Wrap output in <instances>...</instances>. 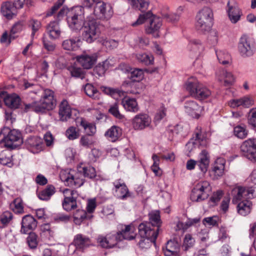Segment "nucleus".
<instances>
[{
	"label": "nucleus",
	"mask_w": 256,
	"mask_h": 256,
	"mask_svg": "<svg viewBox=\"0 0 256 256\" xmlns=\"http://www.w3.org/2000/svg\"><path fill=\"white\" fill-rule=\"evenodd\" d=\"M66 14V22L69 28L72 31L79 32L84 24V8L81 6L73 7L70 9L61 10L58 16L62 17Z\"/></svg>",
	"instance_id": "obj_1"
},
{
	"label": "nucleus",
	"mask_w": 256,
	"mask_h": 256,
	"mask_svg": "<svg viewBox=\"0 0 256 256\" xmlns=\"http://www.w3.org/2000/svg\"><path fill=\"white\" fill-rule=\"evenodd\" d=\"M150 19V25L146 28V32L148 34H152L155 38L159 36L158 32L162 26V20L158 17L153 16L150 12H148L140 14L136 21L131 24L133 27L138 26L148 20Z\"/></svg>",
	"instance_id": "obj_2"
},
{
	"label": "nucleus",
	"mask_w": 256,
	"mask_h": 256,
	"mask_svg": "<svg viewBox=\"0 0 256 256\" xmlns=\"http://www.w3.org/2000/svg\"><path fill=\"white\" fill-rule=\"evenodd\" d=\"M32 92L41 96L39 101H36L37 105L35 106V109L36 112H44L46 110H50L54 108L56 102L54 99V92L52 90L49 89L43 90L40 88Z\"/></svg>",
	"instance_id": "obj_3"
},
{
	"label": "nucleus",
	"mask_w": 256,
	"mask_h": 256,
	"mask_svg": "<svg viewBox=\"0 0 256 256\" xmlns=\"http://www.w3.org/2000/svg\"><path fill=\"white\" fill-rule=\"evenodd\" d=\"M214 18L212 10L208 6H204L198 12L196 20V28L202 32H208L211 28Z\"/></svg>",
	"instance_id": "obj_4"
},
{
	"label": "nucleus",
	"mask_w": 256,
	"mask_h": 256,
	"mask_svg": "<svg viewBox=\"0 0 256 256\" xmlns=\"http://www.w3.org/2000/svg\"><path fill=\"white\" fill-rule=\"evenodd\" d=\"M185 88L191 96L199 100L206 98L211 94L210 90L194 77L186 81Z\"/></svg>",
	"instance_id": "obj_5"
},
{
	"label": "nucleus",
	"mask_w": 256,
	"mask_h": 256,
	"mask_svg": "<svg viewBox=\"0 0 256 256\" xmlns=\"http://www.w3.org/2000/svg\"><path fill=\"white\" fill-rule=\"evenodd\" d=\"M60 177L64 184L70 187L79 188L84 182L80 167H78V172L68 169L62 170L60 172Z\"/></svg>",
	"instance_id": "obj_6"
},
{
	"label": "nucleus",
	"mask_w": 256,
	"mask_h": 256,
	"mask_svg": "<svg viewBox=\"0 0 256 256\" xmlns=\"http://www.w3.org/2000/svg\"><path fill=\"white\" fill-rule=\"evenodd\" d=\"M210 183L208 180H200L196 184L190 196V200L194 202H202L206 200L211 192Z\"/></svg>",
	"instance_id": "obj_7"
},
{
	"label": "nucleus",
	"mask_w": 256,
	"mask_h": 256,
	"mask_svg": "<svg viewBox=\"0 0 256 256\" xmlns=\"http://www.w3.org/2000/svg\"><path fill=\"white\" fill-rule=\"evenodd\" d=\"M100 33L98 24L96 18L90 16L83 26L82 38L88 43H92L98 36Z\"/></svg>",
	"instance_id": "obj_8"
},
{
	"label": "nucleus",
	"mask_w": 256,
	"mask_h": 256,
	"mask_svg": "<svg viewBox=\"0 0 256 256\" xmlns=\"http://www.w3.org/2000/svg\"><path fill=\"white\" fill-rule=\"evenodd\" d=\"M232 203L248 200L256 196V186H236L232 192Z\"/></svg>",
	"instance_id": "obj_9"
},
{
	"label": "nucleus",
	"mask_w": 256,
	"mask_h": 256,
	"mask_svg": "<svg viewBox=\"0 0 256 256\" xmlns=\"http://www.w3.org/2000/svg\"><path fill=\"white\" fill-rule=\"evenodd\" d=\"M0 140H3L6 146L14 148L22 142L20 133L13 130L9 131V129L4 128L2 130V134Z\"/></svg>",
	"instance_id": "obj_10"
},
{
	"label": "nucleus",
	"mask_w": 256,
	"mask_h": 256,
	"mask_svg": "<svg viewBox=\"0 0 256 256\" xmlns=\"http://www.w3.org/2000/svg\"><path fill=\"white\" fill-rule=\"evenodd\" d=\"M96 242L98 244L104 248H112L118 246L120 242H122L120 233L118 232H112L106 236H98Z\"/></svg>",
	"instance_id": "obj_11"
},
{
	"label": "nucleus",
	"mask_w": 256,
	"mask_h": 256,
	"mask_svg": "<svg viewBox=\"0 0 256 256\" xmlns=\"http://www.w3.org/2000/svg\"><path fill=\"white\" fill-rule=\"evenodd\" d=\"M238 51L244 58L253 55L254 52V44L252 38L246 34H243L238 43Z\"/></svg>",
	"instance_id": "obj_12"
},
{
	"label": "nucleus",
	"mask_w": 256,
	"mask_h": 256,
	"mask_svg": "<svg viewBox=\"0 0 256 256\" xmlns=\"http://www.w3.org/2000/svg\"><path fill=\"white\" fill-rule=\"evenodd\" d=\"M112 5L107 3H99L94 8L92 16L96 19H110L113 15Z\"/></svg>",
	"instance_id": "obj_13"
},
{
	"label": "nucleus",
	"mask_w": 256,
	"mask_h": 256,
	"mask_svg": "<svg viewBox=\"0 0 256 256\" xmlns=\"http://www.w3.org/2000/svg\"><path fill=\"white\" fill-rule=\"evenodd\" d=\"M64 200L62 202L63 208L68 212L78 208L76 197V191L68 188L62 190Z\"/></svg>",
	"instance_id": "obj_14"
},
{
	"label": "nucleus",
	"mask_w": 256,
	"mask_h": 256,
	"mask_svg": "<svg viewBox=\"0 0 256 256\" xmlns=\"http://www.w3.org/2000/svg\"><path fill=\"white\" fill-rule=\"evenodd\" d=\"M241 150L250 160L256 162V139L250 138L243 142Z\"/></svg>",
	"instance_id": "obj_15"
},
{
	"label": "nucleus",
	"mask_w": 256,
	"mask_h": 256,
	"mask_svg": "<svg viewBox=\"0 0 256 256\" xmlns=\"http://www.w3.org/2000/svg\"><path fill=\"white\" fill-rule=\"evenodd\" d=\"M138 234L142 238H152V240H156L158 235L159 229H154L150 223L144 222L138 226Z\"/></svg>",
	"instance_id": "obj_16"
},
{
	"label": "nucleus",
	"mask_w": 256,
	"mask_h": 256,
	"mask_svg": "<svg viewBox=\"0 0 256 256\" xmlns=\"http://www.w3.org/2000/svg\"><path fill=\"white\" fill-rule=\"evenodd\" d=\"M152 119L146 114H138L136 115L132 120V128L136 130H142L151 126Z\"/></svg>",
	"instance_id": "obj_17"
},
{
	"label": "nucleus",
	"mask_w": 256,
	"mask_h": 256,
	"mask_svg": "<svg viewBox=\"0 0 256 256\" xmlns=\"http://www.w3.org/2000/svg\"><path fill=\"white\" fill-rule=\"evenodd\" d=\"M112 184L116 196L118 198L126 200L132 197V193L129 191L128 188L122 180L120 179L116 180Z\"/></svg>",
	"instance_id": "obj_18"
},
{
	"label": "nucleus",
	"mask_w": 256,
	"mask_h": 256,
	"mask_svg": "<svg viewBox=\"0 0 256 256\" xmlns=\"http://www.w3.org/2000/svg\"><path fill=\"white\" fill-rule=\"evenodd\" d=\"M226 12L232 24H236L242 15V12L236 4L228 2L227 4Z\"/></svg>",
	"instance_id": "obj_19"
},
{
	"label": "nucleus",
	"mask_w": 256,
	"mask_h": 256,
	"mask_svg": "<svg viewBox=\"0 0 256 256\" xmlns=\"http://www.w3.org/2000/svg\"><path fill=\"white\" fill-rule=\"evenodd\" d=\"M216 79L224 86H230L234 82L233 74L226 70H220L216 73Z\"/></svg>",
	"instance_id": "obj_20"
},
{
	"label": "nucleus",
	"mask_w": 256,
	"mask_h": 256,
	"mask_svg": "<svg viewBox=\"0 0 256 256\" xmlns=\"http://www.w3.org/2000/svg\"><path fill=\"white\" fill-rule=\"evenodd\" d=\"M26 144L28 150L34 154L38 153L43 149L42 140L38 136L28 138L26 141Z\"/></svg>",
	"instance_id": "obj_21"
},
{
	"label": "nucleus",
	"mask_w": 256,
	"mask_h": 256,
	"mask_svg": "<svg viewBox=\"0 0 256 256\" xmlns=\"http://www.w3.org/2000/svg\"><path fill=\"white\" fill-rule=\"evenodd\" d=\"M96 58L95 54H82L76 57V60L84 68L90 69L95 64Z\"/></svg>",
	"instance_id": "obj_22"
},
{
	"label": "nucleus",
	"mask_w": 256,
	"mask_h": 256,
	"mask_svg": "<svg viewBox=\"0 0 256 256\" xmlns=\"http://www.w3.org/2000/svg\"><path fill=\"white\" fill-rule=\"evenodd\" d=\"M185 112L193 118H198L202 108L196 102L192 100H187L184 104Z\"/></svg>",
	"instance_id": "obj_23"
},
{
	"label": "nucleus",
	"mask_w": 256,
	"mask_h": 256,
	"mask_svg": "<svg viewBox=\"0 0 256 256\" xmlns=\"http://www.w3.org/2000/svg\"><path fill=\"white\" fill-rule=\"evenodd\" d=\"M197 166L200 170L206 173L210 164V156L208 153L205 150H202L198 156V158L196 160Z\"/></svg>",
	"instance_id": "obj_24"
},
{
	"label": "nucleus",
	"mask_w": 256,
	"mask_h": 256,
	"mask_svg": "<svg viewBox=\"0 0 256 256\" xmlns=\"http://www.w3.org/2000/svg\"><path fill=\"white\" fill-rule=\"evenodd\" d=\"M72 112V110L68 101L62 100L59 106L58 114L60 120L63 122L66 121L70 118Z\"/></svg>",
	"instance_id": "obj_25"
},
{
	"label": "nucleus",
	"mask_w": 256,
	"mask_h": 256,
	"mask_svg": "<svg viewBox=\"0 0 256 256\" xmlns=\"http://www.w3.org/2000/svg\"><path fill=\"white\" fill-rule=\"evenodd\" d=\"M208 142L206 138L202 132L196 133L194 139H192L188 142L186 146L190 151L194 148L201 146L202 147L206 146Z\"/></svg>",
	"instance_id": "obj_26"
},
{
	"label": "nucleus",
	"mask_w": 256,
	"mask_h": 256,
	"mask_svg": "<svg viewBox=\"0 0 256 256\" xmlns=\"http://www.w3.org/2000/svg\"><path fill=\"white\" fill-rule=\"evenodd\" d=\"M36 226L37 222L32 216H26L22 220L20 232L24 234H28L30 230L34 229Z\"/></svg>",
	"instance_id": "obj_27"
},
{
	"label": "nucleus",
	"mask_w": 256,
	"mask_h": 256,
	"mask_svg": "<svg viewBox=\"0 0 256 256\" xmlns=\"http://www.w3.org/2000/svg\"><path fill=\"white\" fill-rule=\"evenodd\" d=\"M166 256H178L180 251V244L176 240H169L166 248H163Z\"/></svg>",
	"instance_id": "obj_28"
},
{
	"label": "nucleus",
	"mask_w": 256,
	"mask_h": 256,
	"mask_svg": "<svg viewBox=\"0 0 256 256\" xmlns=\"http://www.w3.org/2000/svg\"><path fill=\"white\" fill-rule=\"evenodd\" d=\"M134 227L132 224L125 225L118 231L120 233L122 241L124 240H130L135 238L136 232Z\"/></svg>",
	"instance_id": "obj_29"
},
{
	"label": "nucleus",
	"mask_w": 256,
	"mask_h": 256,
	"mask_svg": "<svg viewBox=\"0 0 256 256\" xmlns=\"http://www.w3.org/2000/svg\"><path fill=\"white\" fill-rule=\"evenodd\" d=\"M225 160L221 158H218L214 162L211 174L214 175V178L217 179L224 174Z\"/></svg>",
	"instance_id": "obj_30"
},
{
	"label": "nucleus",
	"mask_w": 256,
	"mask_h": 256,
	"mask_svg": "<svg viewBox=\"0 0 256 256\" xmlns=\"http://www.w3.org/2000/svg\"><path fill=\"white\" fill-rule=\"evenodd\" d=\"M188 50L196 56H200L205 50L202 41L198 39H192L190 40L188 46Z\"/></svg>",
	"instance_id": "obj_31"
},
{
	"label": "nucleus",
	"mask_w": 256,
	"mask_h": 256,
	"mask_svg": "<svg viewBox=\"0 0 256 256\" xmlns=\"http://www.w3.org/2000/svg\"><path fill=\"white\" fill-rule=\"evenodd\" d=\"M74 244L77 249L83 250L92 244L89 238L82 234H78L74 237Z\"/></svg>",
	"instance_id": "obj_32"
},
{
	"label": "nucleus",
	"mask_w": 256,
	"mask_h": 256,
	"mask_svg": "<svg viewBox=\"0 0 256 256\" xmlns=\"http://www.w3.org/2000/svg\"><path fill=\"white\" fill-rule=\"evenodd\" d=\"M16 8L14 4L10 2H4L1 6V12L8 19H11L16 14Z\"/></svg>",
	"instance_id": "obj_33"
},
{
	"label": "nucleus",
	"mask_w": 256,
	"mask_h": 256,
	"mask_svg": "<svg viewBox=\"0 0 256 256\" xmlns=\"http://www.w3.org/2000/svg\"><path fill=\"white\" fill-rule=\"evenodd\" d=\"M47 32L51 39L58 38L61 34L58 22H51L47 26Z\"/></svg>",
	"instance_id": "obj_34"
},
{
	"label": "nucleus",
	"mask_w": 256,
	"mask_h": 256,
	"mask_svg": "<svg viewBox=\"0 0 256 256\" xmlns=\"http://www.w3.org/2000/svg\"><path fill=\"white\" fill-rule=\"evenodd\" d=\"M122 104L127 111L136 112L138 110V103L135 98H124L122 100Z\"/></svg>",
	"instance_id": "obj_35"
},
{
	"label": "nucleus",
	"mask_w": 256,
	"mask_h": 256,
	"mask_svg": "<svg viewBox=\"0 0 256 256\" xmlns=\"http://www.w3.org/2000/svg\"><path fill=\"white\" fill-rule=\"evenodd\" d=\"M122 131L120 128L114 126L110 128L105 133V136L110 140L114 142L122 136Z\"/></svg>",
	"instance_id": "obj_36"
},
{
	"label": "nucleus",
	"mask_w": 256,
	"mask_h": 256,
	"mask_svg": "<svg viewBox=\"0 0 256 256\" xmlns=\"http://www.w3.org/2000/svg\"><path fill=\"white\" fill-rule=\"evenodd\" d=\"M237 204V210L239 214L245 216L250 213L251 210L252 203L248 200H243L234 203Z\"/></svg>",
	"instance_id": "obj_37"
},
{
	"label": "nucleus",
	"mask_w": 256,
	"mask_h": 256,
	"mask_svg": "<svg viewBox=\"0 0 256 256\" xmlns=\"http://www.w3.org/2000/svg\"><path fill=\"white\" fill-rule=\"evenodd\" d=\"M20 99L16 94L7 95L4 98L5 104L12 108H17L20 106Z\"/></svg>",
	"instance_id": "obj_38"
},
{
	"label": "nucleus",
	"mask_w": 256,
	"mask_h": 256,
	"mask_svg": "<svg viewBox=\"0 0 256 256\" xmlns=\"http://www.w3.org/2000/svg\"><path fill=\"white\" fill-rule=\"evenodd\" d=\"M78 38H71L64 40L62 42V48L66 50H76L78 47Z\"/></svg>",
	"instance_id": "obj_39"
},
{
	"label": "nucleus",
	"mask_w": 256,
	"mask_h": 256,
	"mask_svg": "<svg viewBox=\"0 0 256 256\" xmlns=\"http://www.w3.org/2000/svg\"><path fill=\"white\" fill-rule=\"evenodd\" d=\"M91 217L92 216L87 215L86 212L84 210L80 208H78L73 212L74 222L77 225H80L85 219Z\"/></svg>",
	"instance_id": "obj_40"
},
{
	"label": "nucleus",
	"mask_w": 256,
	"mask_h": 256,
	"mask_svg": "<svg viewBox=\"0 0 256 256\" xmlns=\"http://www.w3.org/2000/svg\"><path fill=\"white\" fill-rule=\"evenodd\" d=\"M216 55L220 63L225 65L229 64L230 62V54L224 50H216Z\"/></svg>",
	"instance_id": "obj_41"
},
{
	"label": "nucleus",
	"mask_w": 256,
	"mask_h": 256,
	"mask_svg": "<svg viewBox=\"0 0 256 256\" xmlns=\"http://www.w3.org/2000/svg\"><path fill=\"white\" fill-rule=\"evenodd\" d=\"M149 220L150 224L152 227L156 226L160 230L162 222L160 218V212L158 211L155 210L150 212L149 214Z\"/></svg>",
	"instance_id": "obj_42"
},
{
	"label": "nucleus",
	"mask_w": 256,
	"mask_h": 256,
	"mask_svg": "<svg viewBox=\"0 0 256 256\" xmlns=\"http://www.w3.org/2000/svg\"><path fill=\"white\" fill-rule=\"evenodd\" d=\"M80 126L84 130L88 136H92L96 132V127L94 124L88 122L85 120L80 118Z\"/></svg>",
	"instance_id": "obj_43"
},
{
	"label": "nucleus",
	"mask_w": 256,
	"mask_h": 256,
	"mask_svg": "<svg viewBox=\"0 0 256 256\" xmlns=\"http://www.w3.org/2000/svg\"><path fill=\"white\" fill-rule=\"evenodd\" d=\"M65 136L69 140H73L80 137V130L78 128L74 126H71L66 130Z\"/></svg>",
	"instance_id": "obj_44"
},
{
	"label": "nucleus",
	"mask_w": 256,
	"mask_h": 256,
	"mask_svg": "<svg viewBox=\"0 0 256 256\" xmlns=\"http://www.w3.org/2000/svg\"><path fill=\"white\" fill-rule=\"evenodd\" d=\"M55 192V188L52 186H48L38 194V198L42 200H48Z\"/></svg>",
	"instance_id": "obj_45"
},
{
	"label": "nucleus",
	"mask_w": 256,
	"mask_h": 256,
	"mask_svg": "<svg viewBox=\"0 0 256 256\" xmlns=\"http://www.w3.org/2000/svg\"><path fill=\"white\" fill-rule=\"evenodd\" d=\"M98 42L106 48L110 50L114 49L118 46V42L114 40H108L104 36H101L98 40Z\"/></svg>",
	"instance_id": "obj_46"
},
{
	"label": "nucleus",
	"mask_w": 256,
	"mask_h": 256,
	"mask_svg": "<svg viewBox=\"0 0 256 256\" xmlns=\"http://www.w3.org/2000/svg\"><path fill=\"white\" fill-rule=\"evenodd\" d=\"M86 94L90 97L94 99H98L100 96V93L91 84H86L84 88Z\"/></svg>",
	"instance_id": "obj_47"
},
{
	"label": "nucleus",
	"mask_w": 256,
	"mask_h": 256,
	"mask_svg": "<svg viewBox=\"0 0 256 256\" xmlns=\"http://www.w3.org/2000/svg\"><path fill=\"white\" fill-rule=\"evenodd\" d=\"M78 167H80L82 174L84 176V178L86 177L90 178H92L96 176V172L94 167L91 166H81Z\"/></svg>",
	"instance_id": "obj_48"
},
{
	"label": "nucleus",
	"mask_w": 256,
	"mask_h": 256,
	"mask_svg": "<svg viewBox=\"0 0 256 256\" xmlns=\"http://www.w3.org/2000/svg\"><path fill=\"white\" fill-rule=\"evenodd\" d=\"M234 134L238 138L244 139L248 135V130L245 126H237L234 128Z\"/></svg>",
	"instance_id": "obj_49"
},
{
	"label": "nucleus",
	"mask_w": 256,
	"mask_h": 256,
	"mask_svg": "<svg viewBox=\"0 0 256 256\" xmlns=\"http://www.w3.org/2000/svg\"><path fill=\"white\" fill-rule=\"evenodd\" d=\"M10 206L15 213L22 214L24 212L22 202L20 198H16L10 204Z\"/></svg>",
	"instance_id": "obj_50"
},
{
	"label": "nucleus",
	"mask_w": 256,
	"mask_h": 256,
	"mask_svg": "<svg viewBox=\"0 0 256 256\" xmlns=\"http://www.w3.org/2000/svg\"><path fill=\"white\" fill-rule=\"evenodd\" d=\"M224 192L222 190H218L214 192L209 200V204L211 206H216L222 198Z\"/></svg>",
	"instance_id": "obj_51"
},
{
	"label": "nucleus",
	"mask_w": 256,
	"mask_h": 256,
	"mask_svg": "<svg viewBox=\"0 0 256 256\" xmlns=\"http://www.w3.org/2000/svg\"><path fill=\"white\" fill-rule=\"evenodd\" d=\"M136 58L140 62L146 65L152 64L154 58L152 55L146 54H138L136 55Z\"/></svg>",
	"instance_id": "obj_52"
},
{
	"label": "nucleus",
	"mask_w": 256,
	"mask_h": 256,
	"mask_svg": "<svg viewBox=\"0 0 256 256\" xmlns=\"http://www.w3.org/2000/svg\"><path fill=\"white\" fill-rule=\"evenodd\" d=\"M220 220V218L218 216H214L204 218L202 222L206 226H214L218 225Z\"/></svg>",
	"instance_id": "obj_53"
},
{
	"label": "nucleus",
	"mask_w": 256,
	"mask_h": 256,
	"mask_svg": "<svg viewBox=\"0 0 256 256\" xmlns=\"http://www.w3.org/2000/svg\"><path fill=\"white\" fill-rule=\"evenodd\" d=\"M129 76L132 81L139 82L144 78V72L142 69L135 68L130 72Z\"/></svg>",
	"instance_id": "obj_54"
},
{
	"label": "nucleus",
	"mask_w": 256,
	"mask_h": 256,
	"mask_svg": "<svg viewBox=\"0 0 256 256\" xmlns=\"http://www.w3.org/2000/svg\"><path fill=\"white\" fill-rule=\"evenodd\" d=\"M195 244V240L190 234H186L183 242V248L185 250L193 247Z\"/></svg>",
	"instance_id": "obj_55"
},
{
	"label": "nucleus",
	"mask_w": 256,
	"mask_h": 256,
	"mask_svg": "<svg viewBox=\"0 0 256 256\" xmlns=\"http://www.w3.org/2000/svg\"><path fill=\"white\" fill-rule=\"evenodd\" d=\"M108 112L116 118L122 120L124 118V116L118 110V105L117 103H114L110 106L108 110Z\"/></svg>",
	"instance_id": "obj_56"
},
{
	"label": "nucleus",
	"mask_w": 256,
	"mask_h": 256,
	"mask_svg": "<svg viewBox=\"0 0 256 256\" xmlns=\"http://www.w3.org/2000/svg\"><path fill=\"white\" fill-rule=\"evenodd\" d=\"M26 241L30 248H35L38 246V236L34 233H30Z\"/></svg>",
	"instance_id": "obj_57"
},
{
	"label": "nucleus",
	"mask_w": 256,
	"mask_h": 256,
	"mask_svg": "<svg viewBox=\"0 0 256 256\" xmlns=\"http://www.w3.org/2000/svg\"><path fill=\"white\" fill-rule=\"evenodd\" d=\"M100 89L104 94H109L113 97H114L116 95L120 96L122 93L120 90L110 87L102 86L100 87Z\"/></svg>",
	"instance_id": "obj_58"
},
{
	"label": "nucleus",
	"mask_w": 256,
	"mask_h": 256,
	"mask_svg": "<svg viewBox=\"0 0 256 256\" xmlns=\"http://www.w3.org/2000/svg\"><path fill=\"white\" fill-rule=\"evenodd\" d=\"M162 16L168 22H174L179 20L180 16L176 13L163 12Z\"/></svg>",
	"instance_id": "obj_59"
},
{
	"label": "nucleus",
	"mask_w": 256,
	"mask_h": 256,
	"mask_svg": "<svg viewBox=\"0 0 256 256\" xmlns=\"http://www.w3.org/2000/svg\"><path fill=\"white\" fill-rule=\"evenodd\" d=\"M248 123L254 127H256V108H252L248 113Z\"/></svg>",
	"instance_id": "obj_60"
},
{
	"label": "nucleus",
	"mask_w": 256,
	"mask_h": 256,
	"mask_svg": "<svg viewBox=\"0 0 256 256\" xmlns=\"http://www.w3.org/2000/svg\"><path fill=\"white\" fill-rule=\"evenodd\" d=\"M94 141L92 138L88 136H84L81 137L80 144L85 148H90L93 144Z\"/></svg>",
	"instance_id": "obj_61"
},
{
	"label": "nucleus",
	"mask_w": 256,
	"mask_h": 256,
	"mask_svg": "<svg viewBox=\"0 0 256 256\" xmlns=\"http://www.w3.org/2000/svg\"><path fill=\"white\" fill-rule=\"evenodd\" d=\"M29 26L32 28V36L33 37L36 32L40 28L41 23L38 20L32 19L29 22Z\"/></svg>",
	"instance_id": "obj_62"
},
{
	"label": "nucleus",
	"mask_w": 256,
	"mask_h": 256,
	"mask_svg": "<svg viewBox=\"0 0 256 256\" xmlns=\"http://www.w3.org/2000/svg\"><path fill=\"white\" fill-rule=\"evenodd\" d=\"M136 46L140 48L147 46L149 44V40L146 36H138L135 40Z\"/></svg>",
	"instance_id": "obj_63"
},
{
	"label": "nucleus",
	"mask_w": 256,
	"mask_h": 256,
	"mask_svg": "<svg viewBox=\"0 0 256 256\" xmlns=\"http://www.w3.org/2000/svg\"><path fill=\"white\" fill-rule=\"evenodd\" d=\"M68 70L70 72L72 76L76 78H82L83 76L82 70L80 68L74 66L69 67Z\"/></svg>",
	"instance_id": "obj_64"
}]
</instances>
